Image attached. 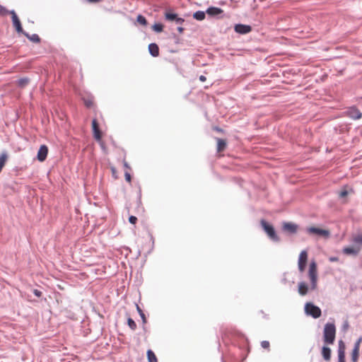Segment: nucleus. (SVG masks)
Wrapping results in <instances>:
<instances>
[{"label":"nucleus","mask_w":362,"mask_h":362,"mask_svg":"<svg viewBox=\"0 0 362 362\" xmlns=\"http://www.w3.org/2000/svg\"><path fill=\"white\" fill-rule=\"evenodd\" d=\"M305 313L308 315L312 316L313 318H318L322 315L321 309L312 303H306L305 305Z\"/></svg>","instance_id":"nucleus-4"},{"label":"nucleus","mask_w":362,"mask_h":362,"mask_svg":"<svg viewBox=\"0 0 362 362\" xmlns=\"http://www.w3.org/2000/svg\"><path fill=\"white\" fill-rule=\"evenodd\" d=\"M206 13L210 16L218 17L223 13V11L220 8L211 6L206 9Z\"/></svg>","instance_id":"nucleus-11"},{"label":"nucleus","mask_w":362,"mask_h":362,"mask_svg":"<svg viewBox=\"0 0 362 362\" xmlns=\"http://www.w3.org/2000/svg\"><path fill=\"white\" fill-rule=\"evenodd\" d=\"M359 349H354L352 351L351 354V361L353 362H357L358 358Z\"/></svg>","instance_id":"nucleus-26"},{"label":"nucleus","mask_w":362,"mask_h":362,"mask_svg":"<svg viewBox=\"0 0 362 362\" xmlns=\"http://www.w3.org/2000/svg\"><path fill=\"white\" fill-rule=\"evenodd\" d=\"M306 264H298V269L300 272H303L305 270Z\"/></svg>","instance_id":"nucleus-37"},{"label":"nucleus","mask_w":362,"mask_h":362,"mask_svg":"<svg viewBox=\"0 0 362 362\" xmlns=\"http://www.w3.org/2000/svg\"><path fill=\"white\" fill-rule=\"evenodd\" d=\"M86 105H87L88 107H89V106L90 105V103H86Z\"/></svg>","instance_id":"nucleus-49"},{"label":"nucleus","mask_w":362,"mask_h":362,"mask_svg":"<svg viewBox=\"0 0 362 362\" xmlns=\"http://www.w3.org/2000/svg\"><path fill=\"white\" fill-rule=\"evenodd\" d=\"M90 3H98L101 1L102 0H87Z\"/></svg>","instance_id":"nucleus-43"},{"label":"nucleus","mask_w":362,"mask_h":362,"mask_svg":"<svg viewBox=\"0 0 362 362\" xmlns=\"http://www.w3.org/2000/svg\"><path fill=\"white\" fill-rule=\"evenodd\" d=\"M306 232L308 234H314L319 236L328 238L330 235V233L328 230L322 229L316 227H308L306 228Z\"/></svg>","instance_id":"nucleus-5"},{"label":"nucleus","mask_w":362,"mask_h":362,"mask_svg":"<svg viewBox=\"0 0 362 362\" xmlns=\"http://www.w3.org/2000/svg\"><path fill=\"white\" fill-rule=\"evenodd\" d=\"M338 362H346V361H338Z\"/></svg>","instance_id":"nucleus-51"},{"label":"nucleus","mask_w":362,"mask_h":362,"mask_svg":"<svg viewBox=\"0 0 362 362\" xmlns=\"http://www.w3.org/2000/svg\"><path fill=\"white\" fill-rule=\"evenodd\" d=\"M177 30L180 33H182L184 30V28L182 27H178Z\"/></svg>","instance_id":"nucleus-45"},{"label":"nucleus","mask_w":362,"mask_h":362,"mask_svg":"<svg viewBox=\"0 0 362 362\" xmlns=\"http://www.w3.org/2000/svg\"><path fill=\"white\" fill-rule=\"evenodd\" d=\"M308 260L307 251L303 250L300 252L298 258V264H306Z\"/></svg>","instance_id":"nucleus-19"},{"label":"nucleus","mask_w":362,"mask_h":362,"mask_svg":"<svg viewBox=\"0 0 362 362\" xmlns=\"http://www.w3.org/2000/svg\"><path fill=\"white\" fill-rule=\"evenodd\" d=\"M112 173H115V169L114 168H112Z\"/></svg>","instance_id":"nucleus-50"},{"label":"nucleus","mask_w":362,"mask_h":362,"mask_svg":"<svg viewBox=\"0 0 362 362\" xmlns=\"http://www.w3.org/2000/svg\"><path fill=\"white\" fill-rule=\"evenodd\" d=\"M216 129L218 132H221V129H219V128H218V127H216Z\"/></svg>","instance_id":"nucleus-47"},{"label":"nucleus","mask_w":362,"mask_h":362,"mask_svg":"<svg viewBox=\"0 0 362 362\" xmlns=\"http://www.w3.org/2000/svg\"><path fill=\"white\" fill-rule=\"evenodd\" d=\"M331 352L332 351L330 348L326 346H322L321 354L325 361H329L330 360Z\"/></svg>","instance_id":"nucleus-13"},{"label":"nucleus","mask_w":362,"mask_h":362,"mask_svg":"<svg viewBox=\"0 0 362 362\" xmlns=\"http://www.w3.org/2000/svg\"><path fill=\"white\" fill-rule=\"evenodd\" d=\"M10 11H8L5 7L0 5V16H4L9 13Z\"/></svg>","instance_id":"nucleus-32"},{"label":"nucleus","mask_w":362,"mask_h":362,"mask_svg":"<svg viewBox=\"0 0 362 362\" xmlns=\"http://www.w3.org/2000/svg\"><path fill=\"white\" fill-rule=\"evenodd\" d=\"M298 226L292 222H284L282 230L289 234H296L298 231Z\"/></svg>","instance_id":"nucleus-8"},{"label":"nucleus","mask_w":362,"mask_h":362,"mask_svg":"<svg viewBox=\"0 0 362 362\" xmlns=\"http://www.w3.org/2000/svg\"><path fill=\"white\" fill-rule=\"evenodd\" d=\"M175 23H176L177 24L182 25V24L184 23L185 20H184L183 18H179V17L177 16V17L176 18V19L175 20Z\"/></svg>","instance_id":"nucleus-36"},{"label":"nucleus","mask_w":362,"mask_h":362,"mask_svg":"<svg viewBox=\"0 0 362 362\" xmlns=\"http://www.w3.org/2000/svg\"><path fill=\"white\" fill-rule=\"evenodd\" d=\"M329 259L330 262H333L338 261L339 258L337 257H329Z\"/></svg>","instance_id":"nucleus-42"},{"label":"nucleus","mask_w":362,"mask_h":362,"mask_svg":"<svg viewBox=\"0 0 362 362\" xmlns=\"http://www.w3.org/2000/svg\"><path fill=\"white\" fill-rule=\"evenodd\" d=\"M177 17V15L176 13H169V12H166L165 13V19L169 21H175V20L176 19Z\"/></svg>","instance_id":"nucleus-25"},{"label":"nucleus","mask_w":362,"mask_h":362,"mask_svg":"<svg viewBox=\"0 0 362 362\" xmlns=\"http://www.w3.org/2000/svg\"><path fill=\"white\" fill-rule=\"evenodd\" d=\"M33 293L35 294V296H36L37 297H40L42 295V292L37 289L34 290Z\"/></svg>","instance_id":"nucleus-41"},{"label":"nucleus","mask_w":362,"mask_h":362,"mask_svg":"<svg viewBox=\"0 0 362 362\" xmlns=\"http://www.w3.org/2000/svg\"><path fill=\"white\" fill-rule=\"evenodd\" d=\"M308 291V286L306 283L301 281L298 284V293L301 296H305Z\"/></svg>","instance_id":"nucleus-15"},{"label":"nucleus","mask_w":362,"mask_h":362,"mask_svg":"<svg viewBox=\"0 0 362 362\" xmlns=\"http://www.w3.org/2000/svg\"><path fill=\"white\" fill-rule=\"evenodd\" d=\"M152 28L156 33H160L163 30V25L161 23H155Z\"/></svg>","instance_id":"nucleus-29"},{"label":"nucleus","mask_w":362,"mask_h":362,"mask_svg":"<svg viewBox=\"0 0 362 362\" xmlns=\"http://www.w3.org/2000/svg\"><path fill=\"white\" fill-rule=\"evenodd\" d=\"M136 310H137V312L139 313L141 320H142V322H143V324H146V316H145V314L144 313L143 310H141V308L139 306V305L136 304Z\"/></svg>","instance_id":"nucleus-27"},{"label":"nucleus","mask_w":362,"mask_h":362,"mask_svg":"<svg viewBox=\"0 0 362 362\" xmlns=\"http://www.w3.org/2000/svg\"><path fill=\"white\" fill-rule=\"evenodd\" d=\"M261 226L264 230V232L267 234L268 237L274 242L278 243L280 241V238L277 235L274 228L272 225L267 222L265 220L262 219L260 222Z\"/></svg>","instance_id":"nucleus-2"},{"label":"nucleus","mask_w":362,"mask_h":362,"mask_svg":"<svg viewBox=\"0 0 362 362\" xmlns=\"http://www.w3.org/2000/svg\"><path fill=\"white\" fill-rule=\"evenodd\" d=\"M8 155L6 152H2L0 155V172L2 170V168H4L6 161L7 160Z\"/></svg>","instance_id":"nucleus-21"},{"label":"nucleus","mask_w":362,"mask_h":362,"mask_svg":"<svg viewBox=\"0 0 362 362\" xmlns=\"http://www.w3.org/2000/svg\"><path fill=\"white\" fill-rule=\"evenodd\" d=\"M345 115L355 120L358 119L362 117L361 112L354 106L348 108V110L345 112Z\"/></svg>","instance_id":"nucleus-7"},{"label":"nucleus","mask_w":362,"mask_h":362,"mask_svg":"<svg viewBox=\"0 0 362 362\" xmlns=\"http://www.w3.org/2000/svg\"><path fill=\"white\" fill-rule=\"evenodd\" d=\"M129 221L132 224H135L137 221V218L134 216H130L129 218Z\"/></svg>","instance_id":"nucleus-34"},{"label":"nucleus","mask_w":362,"mask_h":362,"mask_svg":"<svg viewBox=\"0 0 362 362\" xmlns=\"http://www.w3.org/2000/svg\"><path fill=\"white\" fill-rule=\"evenodd\" d=\"M338 361H345V351H338Z\"/></svg>","instance_id":"nucleus-31"},{"label":"nucleus","mask_w":362,"mask_h":362,"mask_svg":"<svg viewBox=\"0 0 362 362\" xmlns=\"http://www.w3.org/2000/svg\"><path fill=\"white\" fill-rule=\"evenodd\" d=\"M362 341V338L360 337L357 341L355 343V345H354V349H359V346H360V343L361 341Z\"/></svg>","instance_id":"nucleus-38"},{"label":"nucleus","mask_w":362,"mask_h":362,"mask_svg":"<svg viewBox=\"0 0 362 362\" xmlns=\"http://www.w3.org/2000/svg\"><path fill=\"white\" fill-rule=\"evenodd\" d=\"M124 166L125 168H129V165H128V163H127V162H124Z\"/></svg>","instance_id":"nucleus-46"},{"label":"nucleus","mask_w":362,"mask_h":362,"mask_svg":"<svg viewBox=\"0 0 362 362\" xmlns=\"http://www.w3.org/2000/svg\"><path fill=\"white\" fill-rule=\"evenodd\" d=\"M29 81L28 78H21L18 80L17 84L19 87L24 88L28 84Z\"/></svg>","instance_id":"nucleus-22"},{"label":"nucleus","mask_w":362,"mask_h":362,"mask_svg":"<svg viewBox=\"0 0 362 362\" xmlns=\"http://www.w3.org/2000/svg\"><path fill=\"white\" fill-rule=\"evenodd\" d=\"M48 153V148L46 145H41L37 155L39 161L43 162L46 160Z\"/></svg>","instance_id":"nucleus-10"},{"label":"nucleus","mask_w":362,"mask_h":362,"mask_svg":"<svg viewBox=\"0 0 362 362\" xmlns=\"http://www.w3.org/2000/svg\"><path fill=\"white\" fill-rule=\"evenodd\" d=\"M147 357L148 362H158L155 354L150 349L147 351Z\"/></svg>","instance_id":"nucleus-24"},{"label":"nucleus","mask_w":362,"mask_h":362,"mask_svg":"<svg viewBox=\"0 0 362 362\" xmlns=\"http://www.w3.org/2000/svg\"><path fill=\"white\" fill-rule=\"evenodd\" d=\"M9 13L11 15L13 25L15 27L17 33L23 34L25 31L23 30L21 21L16 12L13 10H11L9 11Z\"/></svg>","instance_id":"nucleus-6"},{"label":"nucleus","mask_w":362,"mask_h":362,"mask_svg":"<svg viewBox=\"0 0 362 362\" xmlns=\"http://www.w3.org/2000/svg\"><path fill=\"white\" fill-rule=\"evenodd\" d=\"M137 22L143 25H146L147 24L146 18L141 15H139L137 16Z\"/></svg>","instance_id":"nucleus-30"},{"label":"nucleus","mask_w":362,"mask_h":362,"mask_svg":"<svg viewBox=\"0 0 362 362\" xmlns=\"http://www.w3.org/2000/svg\"><path fill=\"white\" fill-rule=\"evenodd\" d=\"M308 277L310 280V289L315 290L317 286V271L315 262H310L309 265Z\"/></svg>","instance_id":"nucleus-3"},{"label":"nucleus","mask_w":362,"mask_h":362,"mask_svg":"<svg viewBox=\"0 0 362 362\" xmlns=\"http://www.w3.org/2000/svg\"><path fill=\"white\" fill-rule=\"evenodd\" d=\"M352 241L357 245H362V233L353 235Z\"/></svg>","instance_id":"nucleus-23"},{"label":"nucleus","mask_w":362,"mask_h":362,"mask_svg":"<svg viewBox=\"0 0 362 362\" xmlns=\"http://www.w3.org/2000/svg\"><path fill=\"white\" fill-rule=\"evenodd\" d=\"M338 351H345V344L342 340H339Z\"/></svg>","instance_id":"nucleus-33"},{"label":"nucleus","mask_w":362,"mask_h":362,"mask_svg":"<svg viewBox=\"0 0 362 362\" xmlns=\"http://www.w3.org/2000/svg\"><path fill=\"white\" fill-rule=\"evenodd\" d=\"M124 176H125V180L130 182H131V175L129 173L126 172L125 174H124Z\"/></svg>","instance_id":"nucleus-40"},{"label":"nucleus","mask_w":362,"mask_h":362,"mask_svg":"<svg viewBox=\"0 0 362 362\" xmlns=\"http://www.w3.org/2000/svg\"><path fill=\"white\" fill-rule=\"evenodd\" d=\"M206 11H197L193 14V18L197 21H203L206 17Z\"/></svg>","instance_id":"nucleus-20"},{"label":"nucleus","mask_w":362,"mask_h":362,"mask_svg":"<svg viewBox=\"0 0 362 362\" xmlns=\"http://www.w3.org/2000/svg\"><path fill=\"white\" fill-rule=\"evenodd\" d=\"M360 249H355L351 247H346L343 249V252L346 255H353L356 256L359 252Z\"/></svg>","instance_id":"nucleus-16"},{"label":"nucleus","mask_w":362,"mask_h":362,"mask_svg":"<svg viewBox=\"0 0 362 362\" xmlns=\"http://www.w3.org/2000/svg\"><path fill=\"white\" fill-rule=\"evenodd\" d=\"M261 346L264 349H268L269 347V342L268 341H262L261 342Z\"/></svg>","instance_id":"nucleus-35"},{"label":"nucleus","mask_w":362,"mask_h":362,"mask_svg":"<svg viewBox=\"0 0 362 362\" xmlns=\"http://www.w3.org/2000/svg\"><path fill=\"white\" fill-rule=\"evenodd\" d=\"M336 336V327L334 323L325 324L323 330V340L327 344H333Z\"/></svg>","instance_id":"nucleus-1"},{"label":"nucleus","mask_w":362,"mask_h":362,"mask_svg":"<svg viewBox=\"0 0 362 362\" xmlns=\"http://www.w3.org/2000/svg\"><path fill=\"white\" fill-rule=\"evenodd\" d=\"M27 38H28L30 41L35 43H39L40 42V38L37 34L30 35L29 33L24 32L23 33Z\"/></svg>","instance_id":"nucleus-17"},{"label":"nucleus","mask_w":362,"mask_h":362,"mask_svg":"<svg viewBox=\"0 0 362 362\" xmlns=\"http://www.w3.org/2000/svg\"><path fill=\"white\" fill-rule=\"evenodd\" d=\"M127 324L132 330L134 331L136 329V324L131 317L127 319Z\"/></svg>","instance_id":"nucleus-28"},{"label":"nucleus","mask_w":362,"mask_h":362,"mask_svg":"<svg viewBox=\"0 0 362 362\" xmlns=\"http://www.w3.org/2000/svg\"><path fill=\"white\" fill-rule=\"evenodd\" d=\"M199 80L201 81H206V77L204 76H199Z\"/></svg>","instance_id":"nucleus-44"},{"label":"nucleus","mask_w":362,"mask_h":362,"mask_svg":"<svg viewBox=\"0 0 362 362\" xmlns=\"http://www.w3.org/2000/svg\"><path fill=\"white\" fill-rule=\"evenodd\" d=\"M236 33L242 35L247 34L252 30V27L245 24H236L234 27Z\"/></svg>","instance_id":"nucleus-9"},{"label":"nucleus","mask_w":362,"mask_h":362,"mask_svg":"<svg viewBox=\"0 0 362 362\" xmlns=\"http://www.w3.org/2000/svg\"><path fill=\"white\" fill-rule=\"evenodd\" d=\"M148 51L151 55L154 57L159 55V47L156 43H151L148 45Z\"/></svg>","instance_id":"nucleus-14"},{"label":"nucleus","mask_w":362,"mask_h":362,"mask_svg":"<svg viewBox=\"0 0 362 362\" xmlns=\"http://www.w3.org/2000/svg\"><path fill=\"white\" fill-rule=\"evenodd\" d=\"M92 127H93V134H94V137L96 140H100L101 139V132L99 129V126H98V124L96 121L95 119H94L93 121H92Z\"/></svg>","instance_id":"nucleus-12"},{"label":"nucleus","mask_w":362,"mask_h":362,"mask_svg":"<svg viewBox=\"0 0 362 362\" xmlns=\"http://www.w3.org/2000/svg\"><path fill=\"white\" fill-rule=\"evenodd\" d=\"M217 140V151L221 152L223 151L226 146V142L225 140L219 138H216Z\"/></svg>","instance_id":"nucleus-18"},{"label":"nucleus","mask_w":362,"mask_h":362,"mask_svg":"<svg viewBox=\"0 0 362 362\" xmlns=\"http://www.w3.org/2000/svg\"><path fill=\"white\" fill-rule=\"evenodd\" d=\"M344 326V327H348V323L346 322V324Z\"/></svg>","instance_id":"nucleus-48"},{"label":"nucleus","mask_w":362,"mask_h":362,"mask_svg":"<svg viewBox=\"0 0 362 362\" xmlns=\"http://www.w3.org/2000/svg\"><path fill=\"white\" fill-rule=\"evenodd\" d=\"M348 194V192L346 190H343L339 193V197L344 198L346 197Z\"/></svg>","instance_id":"nucleus-39"}]
</instances>
